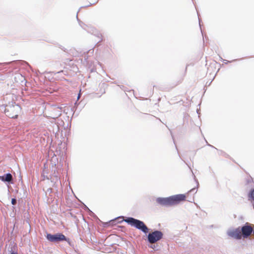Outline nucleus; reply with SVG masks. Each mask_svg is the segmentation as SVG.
Segmentation results:
<instances>
[{"label":"nucleus","mask_w":254,"mask_h":254,"mask_svg":"<svg viewBox=\"0 0 254 254\" xmlns=\"http://www.w3.org/2000/svg\"><path fill=\"white\" fill-rule=\"evenodd\" d=\"M249 196L254 200V189L252 190L249 193Z\"/></svg>","instance_id":"1a4fd4ad"},{"label":"nucleus","mask_w":254,"mask_h":254,"mask_svg":"<svg viewBox=\"0 0 254 254\" xmlns=\"http://www.w3.org/2000/svg\"><path fill=\"white\" fill-rule=\"evenodd\" d=\"M199 25L200 26V21L199 19Z\"/></svg>","instance_id":"f3484780"},{"label":"nucleus","mask_w":254,"mask_h":254,"mask_svg":"<svg viewBox=\"0 0 254 254\" xmlns=\"http://www.w3.org/2000/svg\"><path fill=\"white\" fill-rule=\"evenodd\" d=\"M209 145L211 147H214L212 145Z\"/></svg>","instance_id":"aec40b11"},{"label":"nucleus","mask_w":254,"mask_h":254,"mask_svg":"<svg viewBox=\"0 0 254 254\" xmlns=\"http://www.w3.org/2000/svg\"><path fill=\"white\" fill-rule=\"evenodd\" d=\"M241 230V234L243 236L244 238H247L249 237L253 232L252 227L248 225H245L243 226Z\"/></svg>","instance_id":"0eeeda50"},{"label":"nucleus","mask_w":254,"mask_h":254,"mask_svg":"<svg viewBox=\"0 0 254 254\" xmlns=\"http://www.w3.org/2000/svg\"><path fill=\"white\" fill-rule=\"evenodd\" d=\"M124 221L130 226L140 230L145 234L148 233V228L143 221L140 220L129 217H127Z\"/></svg>","instance_id":"f03ea898"},{"label":"nucleus","mask_w":254,"mask_h":254,"mask_svg":"<svg viewBox=\"0 0 254 254\" xmlns=\"http://www.w3.org/2000/svg\"><path fill=\"white\" fill-rule=\"evenodd\" d=\"M163 234L159 230H155L147 235V241L150 244H155L163 238Z\"/></svg>","instance_id":"7ed1b4c3"},{"label":"nucleus","mask_w":254,"mask_h":254,"mask_svg":"<svg viewBox=\"0 0 254 254\" xmlns=\"http://www.w3.org/2000/svg\"><path fill=\"white\" fill-rule=\"evenodd\" d=\"M47 239L52 243H58L61 241H67L69 242V239H67L62 233H57L55 234H47L46 235Z\"/></svg>","instance_id":"20e7f679"},{"label":"nucleus","mask_w":254,"mask_h":254,"mask_svg":"<svg viewBox=\"0 0 254 254\" xmlns=\"http://www.w3.org/2000/svg\"><path fill=\"white\" fill-rule=\"evenodd\" d=\"M20 109V107L18 105L8 106L5 109L4 113L6 116L10 118H16L18 116V113Z\"/></svg>","instance_id":"39448f33"},{"label":"nucleus","mask_w":254,"mask_h":254,"mask_svg":"<svg viewBox=\"0 0 254 254\" xmlns=\"http://www.w3.org/2000/svg\"><path fill=\"white\" fill-rule=\"evenodd\" d=\"M120 218H123V217H118L117 219Z\"/></svg>","instance_id":"a211bd4d"},{"label":"nucleus","mask_w":254,"mask_h":254,"mask_svg":"<svg viewBox=\"0 0 254 254\" xmlns=\"http://www.w3.org/2000/svg\"><path fill=\"white\" fill-rule=\"evenodd\" d=\"M81 22H79V25H81V26L82 27H83V28H84V29H86L85 27H83V26L81 25Z\"/></svg>","instance_id":"4468645a"},{"label":"nucleus","mask_w":254,"mask_h":254,"mask_svg":"<svg viewBox=\"0 0 254 254\" xmlns=\"http://www.w3.org/2000/svg\"><path fill=\"white\" fill-rule=\"evenodd\" d=\"M5 79V76L0 73V80H3Z\"/></svg>","instance_id":"9b49d317"},{"label":"nucleus","mask_w":254,"mask_h":254,"mask_svg":"<svg viewBox=\"0 0 254 254\" xmlns=\"http://www.w3.org/2000/svg\"><path fill=\"white\" fill-rule=\"evenodd\" d=\"M16 202H17V200L16 198H12V199H11L12 204L15 205L16 204Z\"/></svg>","instance_id":"9d476101"},{"label":"nucleus","mask_w":254,"mask_h":254,"mask_svg":"<svg viewBox=\"0 0 254 254\" xmlns=\"http://www.w3.org/2000/svg\"><path fill=\"white\" fill-rule=\"evenodd\" d=\"M59 108H60L61 110H62V109L63 108V107L62 106H61V107H60Z\"/></svg>","instance_id":"dca6fc26"},{"label":"nucleus","mask_w":254,"mask_h":254,"mask_svg":"<svg viewBox=\"0 0 254 254\" xmlns=\"http://www.w3.org/2000/svg\"><path fill=\"white\" fill-rule=\"evenodd\" d=\"M186 197L185 194H179L168 197H158L156 199V202L161 205L170 206L177 204L181 201L185 200Z\"/></svg>","instance_id":"f257e3e1"},{"label":"nucleus","mask_w":254,"mask_h":254,"mask_svg":"<svg viewBox=\"0 0 254 254\" xmlns=\"http://www.w3.org/2000/svg\"><path fill=\"white\" fill-rule=\"evenodd\" d=\"M61 115V113H60L58 115L60 116Z\"/></svg>","instance_id":"6ab92c4d"},{"label":"nucleus","mask_w":254,"mask_h":254,"mask_svg":"<svg viewBox=\"0 0 254 254\" xmlns=\"http://www.w3.org/2000/svg\"><path fill=\"white\" fill-rule=\"evenodd\" d=\"M0 180L8 184L12 183V176L10 173H7L3 176H0Z\"/></svg>","instance_id":"6e6552de"},{"label":"nucleus","mask_w":254,"mask_h":254,"mask_svg":"<svg viewBox=\"0 0 254 254\" xmlns=\"http://www.w3.org/2000/svg\"><path fill=\"white\" fill-rule=\"evenodd\" d=\"M10 254H18L16 252H12Z\"/></svg>","instance_id":"ddd939ff"},{"label":"nucleus","mask_w":254,"mask_h":254,"mask_svg":"<svg viewBox=\"0 0 254 254\" xmlns=\"http://www.w3.org/2000/svg\"><path fill=\"white\" fill-rule=\"evenodd\" d=\"M189 192H196V191H195V188H193V189H192L191 190H190V191H189Z\"/></svg>","instance_id":"f8f14e48"},{"label":"nucleus","mask_w":254,"mask_h":254,"mask_svg":"<svg viewBox=\"0 0 254 254\" xmlns=\"http://www.w3.org/2000/svg\"><path fill=\"white\" fill-rule=\"evenodd\" d=\"M227 234L229 236L237 240H240L242 238L240 227H238L235 229L229 230Z\"/></svg>","instance_id":"423d86ee"},{"label":"nucleus","mask_w":254,"mask_h":254,"mask_svg":"<svg viewBox=\"0 0 254 254\" xmlns=\"http://www.w3.org/2000/svg\"><path fill=\"white\" fill-rule=\"evenodd\" d=\"M175 146H176V149L178 150L177 146H176V145H175ZM177 151H178V153L179 155H180L178 150H177ZM179 156L180 157V156Z\"/></svg>","instance_id":"2eb2a0df"}]
</instances>
